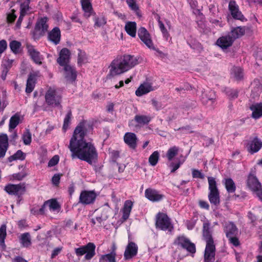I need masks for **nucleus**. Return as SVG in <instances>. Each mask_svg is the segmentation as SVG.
<instances>
[{
	"label": "nucleus",
	"instance_id": "obj_32",
	"mask_svg": "<svg viewBox=\"0 0 262 262\" xmlns=\"http://www.w3.org/2000/svg\"><path fill=\"white\" fill-rule=\"evenodd\" d=\"M81 3L82 9L84 12V16L89 17L92 14V7L90 0H81Z\"/></svg>",
	"mask_w": 262,
	"mask_h": 262
},
{
	"label": "nucleus",
	"instance_id": "obj_31",
	"mask_svg": "<svg viewBox=\"0 0 262 262\" xmlns=\"http://www.w3.org/2000/svg\"><path fill=\"white\" fill-rule=\"evenodd\" d=\"M49 39L55 45L59 42L60 39V31L58 28H54L48 35Z\"/></svg>",
	"mask_w": 262,
	"mask_h": 262
},
{
	"label": "nucleus",
	"instance_id": "obj_22",
	"mask_svg": "<svg viewBox=\"0 0 262 262\" xmlns=\"http://www.w3.org/2000/svg\"><path fill=\"white\" fill-rule=\"evenodd\" d=\"M234 40L230 35H227L220 37L216 41V45L222 49H226L232 46Z\"/></svg>",
	"mask_w": 262,
	"mask_h": 262
},
{
	"label": "nucleus",
	"instance_id": "obj_36",
	"mask_svg": "<svg viewBox=\"0 0 262 262\" xmlns=\"http://www.w3.org/2000/svg\"><path fill=\"white\" fill-rule=\"evenodd\" d=\"M179 151V148L174 146L169 148L166 153V157L168 161H171L176 156Z\"/></svg>",
	"mask_w": 262,
	"mask_h": 262
},
{
	"label": "nucleus",
	"instance_id": "obj_4",
	"mask_svg": "<svg viewBox=\"0 0 262 262\" xmlns=\"http://www.w3.org/2000/svg\"><path fill=\"white\" fill-rule=\"evenodd\" d=\"M209 184V193L208 194V199L211 204L214 205H217L220 204L219 191L217 188L216 182L215 179L213 177H209L208 178Z\"/></svg>",
	"mask_w": 262,
	"mask_h": 262
},
{
	"label": "nucleus",
	"instance_id": "obj_51",
	"mask_svg": "<svg viewBox=\"0 0 262 262\" xmlns=\"http://www.w3.org/2000/svg\"><path fill=\"white\" fill-rule=\"evenodd\" d=\"M71 117H72L71 112H68V114L66 115L65 118L64 119L63 128L64 130H66L67 128H68V127L70 123Z\"/></svg>",
	"mask_w": 262,
	"mask_h": 262
},
{
	"label": "nucleus",
	"instance_id": "obj_14",
	"mask_svg": "<svg viewBox=\"0 0 262 262\" xmlns=\"http://www.w3.org/2000/svg\"><path fill=\"white\" fill-rule=\"evenodd\" d=\"M110 212L111 209L108 207L101 209L100 210V214L95 218H93L91 220L92 224L93 225H96L98 226H101L103 222L108 219Z\"/></svg>",
	"mask_w": 262,
	"mask_h": 262
},
{
	"label": "nucleus",
	"instance_id": "obj_38",
	"mask_svg": "<svg viewBox=\"0 0 262 262\" xmlns=\"http://www.w3.org/2000/svg\"><path fill=\"white\" fill-rule=\"evenodd\" d=\"M151 120L149 116L146 115H136L135 117V120L140 125H144L147 124Z\"/></svg>",
	"mask_w": 262,
	"mask_h": 262
},
{
	"label": "nucleus",
	"instance_id": "obj_44",
	"mask_svg": "<svg viewBox=\"0 0 262 262\" xmlns=\"http://www.w3.org/2000/svg\"><path fill=\"white\" fill-rule=\"evenodd\" d=\"M159 159V153L158 151H154L149 157V163L152 166H155Z\"/></svg>",
	"mask_w": 262,
	"mask_h": 262
},
{
	"label": "nucleus",
	"instance_id": "obj_52",
	"mask_svg": "<svg viewBox=\"0 0 262 262\" xmlns=\"http://www.w3.org/2000/svg\"><path fill=\"white\" fill-rule=\"evenodd\" d=\"M86 59V56L85 53L83 52H82L80 50L79 51L78 63L79 64H81L82 63L85 62Z\"/></svg>",
	"mask_w": 262,
	"mask_h": 262
},
{
	"label": "nucleus",
	"instance_id": "obj_46",
	"mask_svg": "<svg viewBox=\"0 0 262 262\" xmlns=\"http://www.w3.org/2000/svg\"><path fill=\"white\" fill-rule=\"evenodd\" d=\"M202 99L203 102L208 103L210 101L211 104H212L215 99L214 92L210 91L209 92V95L206 94H204Z\"/></svg>",
	"mask_w": 262,
	"mask_h": 262
},
{
	"label": "nucleus",
	"instance_id": "obj_20",
	"mask_svg": "<svg viewBox=\"0 0 262 262\" xmlns=\"http://www.w3.org/2000/svg\"><path fill=\"white\" fill-rule=\"evenodd\" d=\"M138 252V246L137 245L130 242L128 243L125 249L124 257L125 259H129L136 256Z\"/></svg>",
	"mask_w": 262,
	"mask_h": 262
},
{
	"label": "nucleus",
	"instance_id": "obj_63",
	"mask_svg": "<svg viewBox=\"0 0 262 262\" xmlns=\"http://www.w3.org/2000/svg\"><path fill=\"white\" fill-rule=\"evenodd\" d=\"M60 176L59 174H55L52 178V182L54 184L57 185L59 183L60 180Z\"/></svg>",
	"mask_w": 262,
	"mask_h": 262
},
{
	"label": "nucleus",
	"instance_id": "obj_3",
	"mask_svg": "<svg viewBox=\"0 0 262 262\" xmlns=\"http://www.w3.org/2000/svg\"><path fill=\"white\" fill-rule=\"evenodd\" d=\"M203 237L206 243L204 253L205 262H213L215 253V247L210 230V223L206 221L203 223Z\"/></svg>",
	"mask_w": 262,
	"mask_h": 262
},
{
	"label": "nucleus",
	"instance_id": "obj_64",
	"mask_svg": "<svg viewBox=\"0 0 262 262\" xmlns=\"http://www.w3.org/2000/svg\"><path fill=\"white\" fill-rule=\"evenodd\" d=\"M199 205H200V207L202 208H204L206 209H209V206L208 204L205 201H200L199 202Z\"/></svg>",
	"mask_w": 262,
	"mask_h": 262
},
{
	"label": "nucleus",
	"instance_id": "obj_12",
	"mask_svg": "<svg viewBox=\"0 0 262 262\" xmlns=\"http://www.w3.org/2000/svg\"><path fill=\"white\" fill-rule=\"evenodd\" d=\"M174 244L186 249L188 252L194 253L195 252V247L194 244L184 236H180L174 241Z\"/></svg>",
	"mask_w": 262,
	"mask_h": 262
},
{
	"label": "nucleus",
	"instance_id": "obj_34",
	"mask_svg": "<svg viewBox=\"0 0 262 262\" xmlns=\"http://www.w3.org/2000/svg\"><path fill=\"white\" fill-rule=\"evenodd\" d=\"M19 240L21 245L24 247H29L32 244L31 236L28 232L21 234L19 236Z\"/></svg>",
	"mask_w": 262,
	"mask_h": 262
},
{
	"label": "nucleus",
	"instance_id": "obj_24",
	"mask_svg": "<svg viewBox=\"0 0 262 262\" xmlns=\"http://www.w3.org/2000/svg\"><path fill=\"white\" fill-rule=\"evenodd\" d=\"M124 142L131 148L135 149L137 147V138L133 133H126L124 136Z\"/></svg>",
	"mask_w": 262,
	"mask_h": 262
},
{
	"label": "nucleus",
	"instance_id": "obj_43",
	"mask_svg": "<svg viewBox=\"0 0 262 262\" xmlns=\"http://www.w3.org/2000/svg\"><path fill=\"white\" fill-rule=\"evenodd\" d=\"M6 225H3L0 228V245L5 246V239L7 235Z\"/></svg>",
	"mask_w": 262,
	"mask_h": 262
},
{
	"label": "nucleus",
	"instance_id": "obj_57",
	"mask_svg": "<svg viewBox=\"0 0 262 262\" xmlns=\"http://www.w3.org/2000/svg\"><path fill=\"white\" fill-rule=\"evenodd\" d=\"M126 3L129 7L133 10H137L138 9L137 5L135 0H126Z\"/></svg>",
	"mask_w": 262,
	"mask_h": 262
},
{
	"label": "nucleus",
	"instance_id": "obj_53",
	"mask_svg": "<svg viewBox=\"0 0 262 262\" xmlns=\"http://www.w3.org/2000/svg\"><path fill=\"white\" fill-rule=\"evenodd\" d=\"M227 238H228L229 243L234 246L237 247L239 245V241L237 236H232Z\"/></svg>",
	"mask_w": 262,
	"mask_h": 262
},
{
	"label": "nucleus",
	"instance_id": "obj_35",
	"mask_svg": "<svg viewBox=\"0 0 262 262\" xmlns=\"http://www.w3.org/2000/svg\"><path fill=\"white\" fill-rule=\"evenodd\" d=\"M245 32L244 27H238L233 29L229 35H230L232 38L234 40L235 39L243 36Z\"/></svg>",
	"mask_w": 262,
	"mask_h": 262
},
{
	"label": "nucleus",
	"instance_id": "obj_41",
	"mask_svg": "<svg viewBox=\"0 0 262 262\" xmlns=\"http://www.w3.org/2000/svg\"><path fill=\"white\" fill-rule=\"evenodd\" d=\"M225 185L228 192L233 193L235 190V185L231 179H227L225 180Z\"/></svg>",
	"mask_w": 262,
	"mask_h": 262
},
{
	"label": "nucleus",
	"instance_id": "obj_15",
	"mask_svg": "<svg viewBox=\"0 0 262 262\" xmlns=\"http://www.w3.org/2000/svg\"><path fill=\"white\" fill-rule=\"evenodd\" d=\"M48 18L46 17H41L38 19L35 27V33L38 36L43 35L48 29L47 24Z\"/></svg>",
	"mask_w": 262,
	"mask_h": 262
},
{
	"label": "nucleus",
	"instance_id": "obj_61",
	"mask_svg": "<svg viewBox=\"0 0 262 262\" xmlns=\"http://www.w3.org/2000/svg\"><path fill=\"white\" fill-rule=\"evenodd\" d=\"M62 247H57L54 249L52 252L51 257L54 258L56 256H57L62 250Z\"/></svg>",
	"mask_w": 262,
	"mask_h": 262
},
{
	"label": "nucleus",
	"instance_id": "obj_55",
	"mask_svg": "<svg viewBox=\"0 0 262 262\" xmlns=\"http://www.w3.org/2000/svg\"><path fill=\"white\" fill-rule=\"evenodd\" d=\"M59 157L57 155L54 156L49 162L48 166L52 167L56 165L59 162Z\"/></svg>",
	"mask_w": 262,
	"mask_h": 262
},
{
	"label": "nucleus",
	"instance_id": "obj_17",
	"mask_svg": "<svg viewBox=\"0 0 262 262\" xmlns=\"http://www.w3.org/2000/svg\"><path fill=\"white\" fill-rule=\"evenodd\" d=\"M39 76V71H33L30 73L26 84V92L27 93H30L33 91L37 77Z\"/></svg>",
	"mask_w": 262,
	"mask_h": 262
},
{
	"label": "nucleus",
	"instance_id": "obj_60",
	"mask_svg": "<svg viewBox=\"0 0 262 262\" xmlns=\"http://www.w3.org/2000/svg\"><path fill=\"white\" fill-rule=\"evenodd\" d=\"M152 105L155 108V109L157 111L161 110L162 107V106L160 103L156 101L155 99H152L151 100Z\"/></svg>",
	"mask_w": 262,
	"mask_h": 262
},
{
	"label": "nucleus",
	"instance_id": "obj_49",
	"mask_svg": "<svg viewBox=\"0 0 262 262\" xmlns=\"http://www.w3.org/2000/svg\"><path fill=\"white\" fill-rule=\"evenodd\" d=\"M27 174L24 172H21L13 174L10 176V180L14 181L18 180L20 181L22 180L26 176Z\"/></svg>",
	"mask_w": 262,
	"mask_h": 262
},
{
	"label": "nucleus",
	"instance_id": "obj_21",
	"mask_svg": "<svg viewBox=\"0 0 262 262\" xmlns=\"http://www.w3.org/2000/svg\"><path fill=\"white\" fill-rule=\"evenodd\" d=\"M145 195L147 199L152 202L160 201L164 197V195L157 190L150 188L145 190Z\"/></svg>",
	"mask_w": 262,
	"mask_h": 262
},
{
	"label": "nucleus",
	"instance_id": "obj_28",
	"mask_svg": "<svg viewBox=\"0 0 262 262\" xmlns=\"http://www.w3.org/2000/svg\"><path fill=\"white\" fill-rule=\"evenodd\" d=\"M250 109L252 112L251 117L257 119L262 117V103H255L251 105Z\"/></svg>",
	"mask_w": 262,
	"mask_h": 262
},
{
	"label": "nucleus",
	"instance_id": "obj_29",
	"mask_svg": "<svg viewBox=\"0 0 262 262\" xmlns=\"http://www.w3.org/2000/svg\"><path fill=\"white\" fill-rule=\"evenodd\" d=\"M8 146V138L6 134L0 135V158H3Z\"/></svg>",
	"mask_w": 262,
	"mask_h": 262
},
{
	"label": "nucleus",
	"instance_id": "obj_42",
	"mask_svg": "<svg viewBox=\"0 0 262 262\" xmlns=\"http://www.w3.org/2000/svg\"><path fill=\"white\" fill-rule=\"evenodd\" d=\"M20 122V117L18 115H15L12 116L9 121V128L14 129L19 124Z\"/></svg>",
	"mask_w": 262,
	"mask_h": 262
},
{
	"label": "nucleus",
	"instance_id": "obj_6",
	"mask_svg": "<svg viewBox=\"0 0 262 262\" xmlns=\"http://www.w3.org/2000/svg\"><path fill=\"white\" fill-rule=\"evenodd\" d=\"M95 246L93 243H89L86 246L75 249V253L78 257L85 255L86 260L91 259L95 254Z\"/></svg>",
	"mask_w": 262,
	"mask_h": 262
},
{
	"label": "nucleus",
	"instance_id": "obj_19",
	"mask_svg": "<svg viewBox=\"0 0 262 262\" xmlns=\"http://www.w3.org/2000/svg\"><path fill=\"white\" fill-rule=\"evenodd\" d=\"M228 7L232 16L234 19H239L242 21L245 20L244 16L239 10L238 5L234 1H230Z\"/></svg>",
	"mask_w": 262,
	"mask_h": 262
},
{
	"label": "nucleus",
	"instance_id": "obj_13",
	"mask_svg": "<svg viewBox=\"0 0 262 262\" xmlns=\"http://www.w3.org/2000/svg\"><path fill=\"white\" fill-rule=\"evenodd\" d=\"M47 208L52 212H59L60 209V206L55 199L48 200L44 203L43 205L39 209V213L44 214L47 211Z\"/></svg>",
	"mask_w": 262,
	"mask_h": 262
},
{
	"label": "nucleus",
	"instance_id": "obj_7",
	"mask_svg": "<svg viewBox=\"0 0 262 262\" xmlns=\"http://www.w3.org/2000/svg\"><path fill=\"white\" fill-rule=\"evenodd\" d=\"M138 34L140 39L147 46V47L150 49L156 51L159 55L162 54L160 51L155 47L150 35L145 28L143 27L139 28Z\"/></svg>",
	"mask_w": 262,
	"mask_h": 262
},
{
	"label": "nucleus",
	"instance_id": "obj_9",
	"mask_svg": "<svg viewBox=\"0 0 262 262\" xmlns=\"http://www.w3.org/2000/svg\"><path fill=\"white\" fill-rule=\"evenodd\" d=\"M245 147L251 154L258 152L262 147V141L257 137L250 138L245 141Z\"/></svg>",
	"mask_w": 262,
	"mask_h": 262
},
{
	"label": "nucleus",
	"instance_id": "obj_10",
	"mask_svg": "<svg viewBox=\"0 0 262 262\" xmlns=\"http://www.w3.org/2000/svg\"><path fill=\"white\" fill-rule=\"evenodd\" d=\"M156 227L162 230L170 229L171 224L167 215L163 213L159 212L156 217Z\"/></svg>",
	"mask_w": 262,
	"mask_h": 262
},
{
	"label": "nucleus",
	"instance_id": "obj_48",
	"mask_svg": "<svg viewBox=\"0 0 262 262\" xmlns=\"http://www.w3.org/2000/svg\"><path fill=\"white\" fill-rule=\"evenodd\" d=\"M22 139L25 145H29L31 143L32 140L31 134L28 130L24 132Z\"/></svg>",
	"mask_w": 262,
	"mask_h": 262
},
{
	"label": "nucleus",
	"instance_id": "obj_39",
	"mask_svg": "<svg viewBox=\"0 0 262 262\" xmlns=\"http://www.w3.org/2000/svg\"><path fill=\"white\" fill-rule=\"evenodd\" d=\"M231 74L237 80L243 77V70L240 67H233L231 70Z\"/></svg>",
	"mask_w": 262,
	"mask_h": 262
},
{
	"label": "nucleus",
	"instance_id": "obj_27",
	"mask_svg": "<svg viewBox=\"0 0 262 262\" xmlns=\"http://www.w3.org/2000/svg\"><path fill=\"white\" fill-rule=\"evenodd\" d=\"M133 206V202L130 200L125 201L123 207L121 210L122 213V219L123 221H125L129 216L130 213Z\"/></svg>",
	"mask_w": 262,
	"mask_h": 262
},
{
	"label": "nucleus",
	"instance_id": "obj_33",
	"mask_svg": "<svg viewBox=\"0 0 262 262\" xmlns=\"http://www.w3.org/2000/svg\"><path fill=\"white\" fill-rule=\"evenodd\" d=\"M125 30L128 35L135 37L136 35V23L134 21L127 22L125 26Z\"/></svg>",
	"mask_w": 262,
	"mask_h": 262
},
{
	"label": "nucleus",
	"instance_id": "obj_2",
	"mask_svg": "<svg viewBox=\"0 0 262 262\" xmlns=\"http://www.w3.org/2000/svg\"><path fill=\"white\" fill-rule=\"evenodd\" d=\"M138 63L136 57L130 55L114 59L110 66V74L116 76L122 74Z\"/></svg>",
	"mask_w": 262,
	"mask_h": 262
},
{
	"label": "nucleus",
	"instance_id": "obj_56",
	"mask_svg": "<svg viewBox=\"0 0 262 262\" xmlns=\"http://www.w3.org/2000/svg\"><path fill=\"white\" fill-rule=\"evenodd\" d=\"M192 174L193 178L203 179L204 174L199 170L193 169L192 170Z\"/></svg>",
	"mask_w": 262,
	"mask_h": 262
},
{
	"label": "nucleus",
	"instance_id": "obj_18",
	"mask_svg": "<svg viewBox=\"0 0 262 262\" xmlns=\"http://www.w3.org/2000/svg\"><path fill=\"white\" fill-rule=\"evenodd\" d=\"M224 231L227 237L232 236H237L238 234V229L232 222H226L223 224Z\"/></svg>",
	"mask_w": 262,
	"mask_h": 262
},
{
	"label": "nucleus",
	"instance_id": "obj_37",
	"mask_svg": "<svg viewBox=\"0 0 262 262\" xmlns=\"http://www.w3.org/2000/svg\"><path fill=\"white\" fill-rule=\"evenodd\" d=\"M20 3V14L25 15L29 9V0H19Z\"/></svg>",
	"mask_w": 262,
	"mask_h": 262
},
{
	"label": "nucleus",
	"instance_id": "obj_23",
	"mask_svg": "<svg viewBox=\"0 0 262 262\" xmlns=\"http://www.w3.org/2000/svg\"><path fill=\"white\" fill-rule=\"evenodd\" d=\"M27 48L29 55L33 61L37 64H41L43 57L40 55L39 52L33 46L30 45H28Z\"/></svg>",
	"mask_w": 262,
	"mask_h": 262
},
{
	"label": "nucleus",
	"instance_id": "obj_47",
	"mask_svg": "<svg viewBox=\"0 0 262 262\" xmlns=\"http://www.w3.org/2000/svg\"><path fill=\"white\" fill-rule=\"evenodd\" d=\"M94 27L97 28L104 26L106 23V20L105 17L102 16L99 17H96L94 18Z\"/></svg>",
	"mask_w": 262,
	"mask_h": 262
},
{
	"label": "nucleus",
	"instance_id": "obj_59",
	"mask_svg": "<svg viewBox=\"0 0 262 262\" xmlns=\"http://www.w3.org/2000/svg\"><path fill=\"white\" fill-rule=\"evenodd\" d=\"M7 43L6 40H2L0 41V54H2L6 49Z\"/></svg>",
	"mask_w": 262,
	"mask_h": 262
},
{
	"label": "nucleus",
	"instance_id": "obj_16",
	"mask_svg": "<svg viewBox=\"0 0 262 262\" xmlns=\"http://www.w3.org/2000/svg\"><path fill=\"white\" fill-rule=\"evenodd\" d=\"M5 190L10 194L21 195L25 191V185L24 184H9L5 186Z\"/></svg>",
	"mask_w": 262,
	"mask_h": 262
},
{
	"label": "nucleus",
	"instance_id": "obj_58",
	"mask_svg": "<svg viewBox=\"0 0 262 262\" xmlns=\"http://www.w3.org/2000/svg\"><path fill=\"white\" fill-rule=\"evenodd\" d=\"M184 161L182 162H179L177 163H171L170 164V166L172 168L171 170V172H174L176 170H177L180 166V165L183 163Z\"/></svg>",
	"mask_w": 262,
	"mask_h": 262
},
{
	"label": "nucleus",
	"instance_id": "obj_30",
	"mask_svg": "<svg viewBox=\"0 0 262 262\" xmlns=\"http://www.w3.org/2000/svg\"><path fill=\"white\" fill-rule=\"evenodd\" d=\"M64 75L67 79L69 81H74L76 78V73L75 69L70 65L64 66Z\"/></svg>",
	"mask_w": 262,
	"mask_h": 262
},
{
	"label": "nucleus",
	"instance_id": "obj_54",
	"mask_svg": "<svg viewBox=\"0 0 262 262\" xmlns=\"http://www.w3.org/2000/svg\"><path fill=\"white\" fill-rule=\"evenodd\" d=\"M159 28H160L161 31H162V33H163V36L165 38H166V39H167V38L169 36L168 32L167 29L165 28L163 23L160 20H159Z\"/></svg>",
	"mask_w": 262,
	"mask_h": 262
},
{
	"label": "nucleus",
	"instance_id": "obj_50",
	"mask_svg": "<svg viewBox=\"0 0 262 262\" xmlns=\"http://www.w3.org/2000/svg\"><path fill=\"white\" fill-rule=\"evenodd\" d=\"M15 10L11 9L10 12L7 13V20L8 23H13L16 18V15L15 14Z\"/></svg>",
	"mask_w": 262,
	"mask_h": 262
},
{
	"label": "nucleus",
	"instance_id": "obj_11",
	"mask_svg": "<svg viewBox=\"0 0 262 262\" xmlns=\"http://www.w3.org/2000/svg\"><path fill=\"white\" fill-rule=\"evenodd\" d=\"M97 194L94 191L84 190L80 193L79 203L83 205L93 204L96 198Z\"/></svg>",
	"mask_w": 262,
	"mask_h": 262
},
{
	"label": "nucleus",
	"instance_id": "obj_25",
	"mask_svg": "<svg viewBox=\"0 0 262 262\" xmlns=\"http://www.w3.org/2000/svg\"><path fill=\"white\" fill-rule=\"evenodd\" d=\"M70 52L67 48L62 49L59 53V57L57 62L61 66L67 65L70 57Z\"/></svg>",
	"mask_w": 262,
	"mask_h": 262
},
{
	"label": "nucleus",
	"instance_id": "obj_26",
	"mask_svg": "<svg viewBox=\"0 0 262 262\" xmlns=\"http://www.w3.org/2000/svg\"><path fill=\"white\" fill-rule=\"evenodd\" d=\"M156 89V88L153 86L151 83H144L141 84L136 91V95L137 96H141Z\"/></svg>",
	"mask_w": 262,
	"mask_h": 262
},
{
	"label": "nucleus",
	"instance_id": "obj_8",
	"mask_svg": "<svg viewBox=\"0 0 262 262\" xmlns=\"http://www.w3.org/2000/svg\"><path fill=\"white\" fill-rule=\"evenodd\" d=\"M61 97L58 91L50 88L46 94V101L48 104L53 106L60 105Z\"/></svg>",
	"mask_w": 262,
	"mask_h": 262
},
{
	"label": "nucleus",
	"instance_id": "obj_5",
	"mask_svg": "<svg viewBox=\"0 0 262 262\" xmlns=\"http://www.w3.org/2000/svg\"><path fill=\"white\" fill-rule=\"evenodd\" d=\"M248 187L253 192L255 193L259 199L262 200V188L260 183L254 174L250 173L247 180Z\"/></svg>",
	"mask_w": 262,
	"mask_h": 262
},
{
	"label": "nucleus",
	"instance_id": "obj_40",
	"mask_svg": "<svg viewBox=\"0 0 262 262\" xmlns=\"http://www.w3.org/2000/svg\"><path fill=\"white\" fill-rule=\"evenodd\" d=\"M99 262H116L115 254L113 253L102 255L99 258Z\"/></svg>",
	"mask_w": 262,
	"mask_h": 262
},
{
	"label": "nucleus",
	"instance_id": "obj_1",
	"mask_svg": "<svg viewBox=\"0 0 262 262\" xmlns=\"http://www.w3.org/2000/svg\"><path fill=\"white\" fill-rule=\"evenodd\" d=\"M85 122H82L76 127L69 147L73 159L77 158L92 164L96 161L98 155L93 144L83 140L85 135Z\"/></svg>",
	"mask_w": 262,
	"mask_h": 262
},
{
	"label": "nucleus",
	"instance_id": "obj_45",
	"mask_svg": "<svg viewBox=\"0 0 262 262\" xmlns=\"http://www.w3.org/2000/svg\"><path fill=\"white\" fill-rule=\"evenodd\" d=\"M21 43L16 40H13L10 43V48L14 53H17L20 50Z\"/></svg>",
	"mask_w": 262,
	"mask_h": 262
},
{
	"label": "nucleus",
	"instance_id": "obj_62",
	"mask_svg": "<svg viewBox=\"0 0 262 262\" xmlns=\"http://www.w3.org/2000/svg\"><path fill=\"white\" fill-rule=\"evenodd\" d=\"M14 155L16 160L24 159L25 158L24 153L20 150H18Z\"/></svg>",
	"mask_w": 262,
	"mask_h": 262
}]
</instances>
